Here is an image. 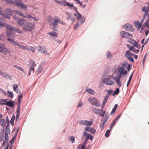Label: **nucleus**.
<instances>
[{
  "instance_id": "64",
  "label": "nucleus",
  "mask_w": 149,
  "mask_h": 149,
  "mask_svg": "<svg viewBox=\"0 0 149 149\" xmlns=\"http://www.w3.org/2000/svg\"><path fill=\"white\" fill-rule=\"evenodd\" d=\"M85 144L81 145H80L79 147V148H80V149H84L85 147Z\"/></svg>"
},
{
  "instance_id": "38",
  "label": "nucleus",
  "mask_w": 149,
  "mask_h": 149,
  "mask_svg": "<svg viewBox=\"0 0 149 149\" xmlns=\"http://www.w3.org/2000/svg\"><path fill=\"white\" fill-rule=\"evenodd\" d=\"M108 59H111L112 57V55L111 54V52H108L106 55Z\"/></svg>"
},
{
  "instance_id": "1",
  "label": "nucleus",
  "mask_w": 149,
  "mask_h": 149,
  "mask_svg": "<svg viewBox=\"0 0 149 149\" xmlns=\"http://www.w3.org/2000/svg\"><path fill=\"white\" fill-rule=\"evenodd\" d=\"M18 24L21 27H22V30L24 31H31L35 29L34 24L28 22V21L23 18L17 21Z\"/></svg>"
},
{
  "instance_id": "46",
  "label": "nucleus",
  "mask_w": 149,
  "mask_h": 149,
  "mask_svg": "<svg viewBox=\"0 0 149 149\" xmlns=\"http://www.w3.org/2000/svg\"><path fill=\"white\" fill-rule=\"evenodd\" d=\"M129 64H128L127 62H125L124 63L122 64V66L124 68L125 67L126 68H127L128 65H129Z\"/></svg>"
},
{
  "instance_id": "63",
  "label": "nucleus",
  "mask_w": 149,
  "mask_h": 149,
  "mask_svg": "<svg viewBox=\"0 0 149 149\" xmlns=\"http://www.w3.org/2000/svg\"><path fill=\"white\" fill-rule=\"evenodd\" d=\"M129 60L131 62H134V59L132 57H131L130 58H128Z\"/></svg>"
},
{
  "instance_id": "37",
  "label": "nucleus",
  "mask_w": 149,
  "mask_h": 149,
  "mask_svg": "<svg viewBox=\"0 0 149 149\" xmlns=\"http://www.w3.org/2000/svg\"><path fill=\"white\" fill-rule=\"evenodd\" d=\"M30 63L31 65V66H33V67L36 66V64L35 61L33 60L30 61Z\"/></svg>"
},
{
  "instance_id": "8",
  "label": "nucleus",
  "mask_w": 149,
  "mask_h": 149,
  "mask_svg": "<svg viewBox=\"0 0 149 149\" xmlns=\"http://www.w3.org/2000/svg\"><path fill=\"white\" fill-rule=\"evenodd\" d=\"M13 11L9 8L6 9L4 11V13H3L2 16L4 18H6L9 19H10L9 16H11L12 14Z\"/></svg>"
},
{
  "instance_id": "31",
  "label": "nucleus",
  "mask_w": 149,
  "mask_h": 149,
  "mask_svg": "<svg viewBox=\"0 0 149 149\" xmlns=\"http://www.w3.org/2000/svg\"><path fill=\"white\" fill-rule=\"evenodd\" d=\"M7 95L8 97H9L12 98L14 96V95L12 92H11L9 91H7Z\"/></svg>"
},
{
  "instance_id": "45",
  "label": "nucleus",
  "mask_w": 149,
  "mask_h": 149,
  "mask_svg": "<svg viewBox=\"0 0 149 149\" xmlns=\"http://www.w3.org/2000/svg\"><path fill=\"white\" fill-rule=\"evenodd\" d=\"M110 132V130H108L106 131L105 134V136L107 137H108L109 136V133Z\"/></svg>"
},
{
  "instance_id": "51",
  "label": "nucleus",
  "mask_w": 149,
  "mask_h": 149,
  "mask_svg": "<svg viewBox=\"0 0 149 149\" xmlns=\"http://www.w3.org/2000/svg\"><path fill=\"white\" fill-rule=\"evenodd\" d=\"M79 24V25L80 24H81L82 23H81L80 21L79 22V21L78 20V22L74 26V29H76L78 28V27H77V26H78Z\"/></svg>"
},
{
  "instance_id": "62",
  "label": "nucleus",
  "mask_w": 149,
  "mask_h": 149,
  "mask_svg": "<svg viewBox=\"0 0 149 149\" xmlns=\"http://www.w3.org/2000/svg\"><path fill=\"white\" fill-rule=\"evenodd\" d=\"M70 138H71V141L72 143H74V142L75 139L74 137L72 136L70 137Z\"/></svg>"
},
{
  "instance_id": "48",
  "label": "nucleus",
  "mask_w": 149,
  "mask_h": 149,
  "mask_svg": "<svg viewBox=\"0 0 149 149\" xmlns=\"http://www.w3.org/2000/svg\"><path fill=\"white\" fill-rule=\"evenodd\" d=\"M6 72H2L0 70V75H1L3 77H5V76L6 74Z\"/></svg>"
},
{
  "instance_id": "13",
  "label": "nucleus",
  "mask_w": 149,
  "mask_h": 149,
  "mask_svg": "<svg viewBox=\"0 0 149 149\" xmlns=\"http://www.w3.org/2000/svg\"><path fill=\"white\" fill-rule=\"evenodd\" d=\"M93 123L91 121H88L87 120H82L80 121L79 124L81 125H84L86 126H91Z\"/></svg>"
},
{
  "instance_id": "9",
  "label": "nucleus",
  "mask_w": 149,
  "mask_h": 149,
  "mask_svg": "<svg viewBox=\"0 0 149 149\" xmlns=\"http://www.w3.org/2000/svg\"><path fill=\"white\" fill-rule=\"evenodd\" d=\"M118 72L117 75V77L121 78L122 75H125L127 74V71L125 68L122 66L119 67L118 69Z\"/></svg>"
},
{
  "instance_id": "4",
  "label": "nucleus",
  "mask_w": 149,
  "mask_h": 149,
  "mask_svg": "<svg viewBox=\"0 0 149 149\" xmlns=\"http://www.w3.org/2000/svg\"><path fill=\"white\" fill-rule=\"evenodd\" d=\"M73 7L74 10L77 13V14H74V16L76 17V19L79 21V22L80 21L81 24L84 23L85 20V17H81V14L78 11L77 8L75 6H73Z\"/></svg>"
},
{
  "instance_id": "12",
  "label": "nucleus",
  "mask_w": 149,
  "mask_h": 149,
  "mask_svg": "<svg viewBox=\"0 0 149 149\" xmlns=\"http://www.w3.org/2000/svg\"><path fill=\"white\" fill-rule=\"evenodd\" d=\"M127 42L129 43L132 45L134 47H136L138 48H140V45L135 40L133 39H129L127 40Z\"/></svg>"
},
{
  "instance_id": "29",
  "label": "nucleus",
  "mask_w": 149,
  "mask_h": 149,
  "mask_svg": "<svg viewBox=\"0 0 149 149\" xmlns=\"http://www.w3.org/2000/svg\"><path fill=\"white\" fill-rule=\"evenodd\" d=\"M4 20L2 18H0V26L4 27L6 23L4 21Z\"/></svg>"
},
{
  "instance_id": "25",
  "label": "nucleus",
  "mask_w": 149,
  "mask_h": 149,
  "mask_svg": "<svg viewBox=\"0 0 149 149\" xmlns=\"http://www.w3.org/2000/svg\"><path fill=\"white\" fill-rule=\"evenodd\" d=\"M20 108H17L16 120L17 121L20 115Z\"/></svg>"
},
{
  "instance_id": "47",
  "label": "nucleus",
  "mask_w": 149,
  "mask_h": 149,
  "mask_svg": "<svg viewBox=\"0 0 149 149\" xmlns=\"http://www.w3.org/2000/svg\"><path fill=\"white\" fill-rule=\"evenodd\" d=\"M13 18L17 21V22L18 20H21L22 19L19 18V17H17L16 16H14L13 17Z\"/></svg>"
},
{
  "instance_id": "60",
  "label": "nucleus",
  "mask_w": 149,
  "mask_h": 149,
  "mask_svg": "<svg viewBox=\"0 0 149 149\" xmlns=\"http://www.w3.org/2000/svg\"><path fill=\"white\" fill-rule=\"evenodd\" d=\"M3 10V8L1 7L0 6V15H1L2 16L3 14V12H2Z\"/></svg>"
},
{
  "instance_id": "24",
  "label": "nucleus",
  "mask_w": 149,
  "mask_h": 149,
  "mask_svg": "<svg viewBox=\"0 0 149 149\" xmlns=\"http://www.w3.org/2000/svg\"><path fill=\"white\" fill-rule=\"evenodd\" d=\"M7 39L9 41L11 42L14 45L19 47V46L20 45L17 42L13 40L12 39H11L9 38H7Z\"/></svg>"
},
{
  "instance_id": "14",
  "label": "nucleus",
  "mask_w": 149,
  "mask_h": 149,
  "mask_svg": "<svg viewBox=\"0 0 149 149\" xmlns=\"http://www.w3.org/2000/svg\"><path fill=\"white\" fill-rule=\"evenodd\" d=\"M122 27L126 31H133L134 30L133 27L129 23H127L123 25Z\"/></svg>"
},
{
  "instance_id": "57",
  "label": "nucleus",
  "mask_w": 149,
  "mask_h": 149,
  "mask_svg": "<svg viewBox=\"0 0 149 149\" xmlns=\"http://www.w3.org/2000/svg\"><path fill=\"white\" fill-rule=\"evenodd\" d=\"M17 87H18V86H17V84H15L13 86V90H16V89H17Z\"/></svg>"
},
{
  "instance_id": "49",
  "label": "nucleus",
  "mask_w": 149,
  "mask_h": 149,
  "mask_svg": "<svg viewBox=\"0 0 149 149\" xmlns=\"http://www.w3.org/2000/svg\"><path fill=\"white\" fill-rule=\"evenodd\" d=\"M119 93V89L118 88H117L115 91L114 92V95H118Z\"/></svg>"
},
{
  "instance_id": "6",
  "label": "nucleus",
  "mask_w": 149,
  "mask_h": 149,
  "mask_svg": "<svg viewBox=\"0 0 149 149\" xmlns=\"http://www.w3.org/2000/svg\"><path fill=\"white\" fill-rule=\"evenodd\" d=\"M88 100L92 104L96 107H99L100 106V102L97 99L94 97H90L88 99Z\"/></svg>"
},
{
  "instance_id": "27",
  "label": "nucleus",
  "mask_w": 149,
  "mask_h": 149,
  "mask_svg": "<svg viewBox=\"0 0 149 149\" xmlns=\"http://www.w3.org/2000/svg\"><path fill=\"white\" fill-rule=\"evenodd\" d=\"M7 99H0V105H6V103Z\"/></svg>"
},
{
  "instance_id": "26",
  "label": "nucleus",
  "mask_w": 149,
  "mask_h": 149,
  "mask_svg": "<svg viewBox=\"0 0 149 149\" xmlns=\"http://www.w3.org/2000/svg\"><path fill=\"white\" fill-rule=\"evenodd\" d=\"M39 47H40V49L38 50L39 52L42 53H44L46 52V49L45 47L39 46Z\"/></svg>"
},
{
  "instance_id": "39",
  "label": "nucleus",
  "mask_w": 149,
  "mask_h": 149,
  "mask_svg": "<svg viewBox=\"0 0 149 149\" xmlns=\"http://www.w3.org/2000/svg\"><path fill=\"white\" fill-rule=\"evenodd\" d=\"M19 47L23 49H25L26 50H28L29 49V47H26L24 45H20Z\"/></svg>"
},
{
  "instance_id": "2",
  "label": "nucleus",
  "mask_w": 149,
  "mask_h": 149,
  "mask_svg": "<svg viewBox=\"0 0 149 149\" xmlns=\"http://www.w3.org/2000/svg\"><path fill=\"white\" fill-rule=\"evenodd\" d=\"M48 22H49V25L53 27L52 29L53 30H56V28L58 23L62 25L65 24V22L60 20V17L57 16L49 18Z\"/></svg>"
},
{
  "instance_id": "35",
  "label": "nucleus",
  "mask_w": 149,
  "mask_h": 149,
  "mask_svg": "<svg viewBox=\"0 0 149 149\" xmlns=\"http://www.w3.org/2000/svg\"><path fill=\"white\" fill-rule=\"evenodd\" d=\"M133 72L132 73V74H131L130 77V78H129V80L127 82V87H128L129 85V84H130V81H131L132 77L133 76Z\"/></svg>"
},
{
  "instance_id": "11",
  "label": "nucleus",
  "mask_w": 149,
  "mask_h": 149,
  "mask_svg": "<svg viewBox=\"0 0 149 149\" xmlns=\"http://www.w3.org/2000/svg\"><path fill=\"white\" fill-rule=\"evenodd\" d=\"M120 35L121 37L126 39L129 38H130L132 37L131 34L124 31H122L120 32Z\"/></svg>"
},
{
  "instance_id": "53",
  "label": "nucleus",
  "mask_w": 149,
  "mask_h": 149,
  "mask_svg": "<svg viewBox=\"0 0 149 149\" xmlns=\"http://www.w3.org/2000/svg\"><path fill=\"white\" fill-rule=\"evenodd\" d=\"M0 91H1V93L2 94H3L4 95L6 96L7 95V93H6V92L5 91H4L3 90L1 89L0 88Z\"/></svg>"
},
{
  "instance_id": "16",
  "label": "nucleus",
  "mask_w": 149,
  "mask_h": 149,
  "mask_svg": "<svg viewBox=\"0 0 149 149\" xmlns=\"http://www.w3.org/2000/svg\"><path fill=\"white\" fill-rule=\"evenodd\" d=\"M0 51L2 53H4L5 52L8 53L11 52V51L10 50L6 48L1 44H0Z\"/></svg>"
},
{
  "instance_id": "34",
  "label": "nucleus",
  "mask_w": 149,
  "mask_h": 149,
  "mask_svg": "<svg viewBox=\"0 0 149 149\" xmlns=\"http://www.w3.org/2000/svg\"><path fill=\"white\" fill-rule=\"evenodd\" d=\"M5 119H2L0 120V125L2 127H4L6 125V123L5 122Z\"/></svg>"
},
{
  "instance_id": "23",
  "label": "nucleus",
  "mask_w": 149,
  "mask_h": 149,
  "mask_svg": "<svg viewBox=\"0 0 149 149\" xmlns=\"http://www.w3.org/2000/svg\"><path fill=\"white\" fill-rule=\"evenodd\" d=\"M92 111L95 113L99 114L102 110L94 107L92 109Z\"/></svg>"
},
{
  "instance_id": "33",
  "label": "nucleus",
  "mask_w": 149,
  "mask_h": 149,
  "mask_svg": "<svg viewBox=\"0 0 149 149\" xmlns=\"http://www.w3.org/2000/svg\"><path fill=\"white\" fill-rule=\"evenodd\" d=\"M13 67L17 69L18 70H19L21 71H22L24 73H25V72L24 71L23 69L21 67H20L19 66H18L17 65H14Z\"/></svg>"
},
{
  "instance_id": "10",
  "label": "nucleus",
  "mask_w": 149,
  "mask_h": 149,
  "mask_svg": "<svg viewBox=\"0 0 149 149\" xmlns=\"http://www.w3.org/2000/svg\"><path fill=\"white\" fill-rule=\"evenodd\" d=\"M15 5L20 6V8L24 10H27V6L23 4V2L21 0H15Z\"/></svg>"
},
{
  "instance_id": "44",
  "label": "nucleus",
  "mask_w": 149,
  "mask_h": 149,
  "mask_svg": "<svg viewBox=\"0 0 149 149\" xmlns=\"http://www.w3.org/2000/svg\"><path fill=\"white\" fill-rule=\"evenodd\" d=\"M18 12V15L20 16H22L23 17L25 18L26 16L24 15L21 11H19Z\"/></svg>"
},
{
  "instance_id": "19",
  "label": "nucleus",
  "mask_w": 149,
  "mask_h": 149,
  "mask_svg": "<svg viewBox=\"0 0 149 149\" xmlns=\"http://www.w3.org/2000/svg\"><path fill=\"white\" fill-rule=\"evenodd\" d=\"M83 136L86 137V139L88 140L90 139V140H92L93 139V136L91 135L88 133L87 132H84Z\"/></svg>"
},
{
  "instance_id": "58",
  "label": "nucleus",
  "mask_w": 149,
  "mask_h": 149,
  "mask_svg": "<svg viewBox=\"0 0 149 149\" xmlns=\"http://www.w3.org/2000/svg\"><path fill=\"white\" fill-rule=\"evenodd\" d=\"M107 122H106V121H104V122H103V124L101 127V129L102 130H103L104 129V126L105 125V124Z\"/></svg>"
},
{
  "instance_id": "28",
  "label": "nucleus",
  "mask_w": 149,
  "mask_h": 149,
  "mask_svg": "<svg viewBox=\"0 0 149 149\" xmlns=\"http://www.w3.org/2000/svg\"><path fill=\"white\" fill-rule=\"evenodd\" d=\"M66 14L68 16L67 17V19H70L73 22L74 19L72 16V15H70V14L67 12H66Z\"/></svg>"
},
{
  "instance_id": "61",
  "label": "nucleus",
  "mask_w": 149,
  "mask_h": 149,
  "mask_svg": "<svg viewBox=\"0 0 149 149\" xmlns=\"http://www.w3.org/2000/svg\"><path fill=\"white\" fill-rule=\"evenodd\" d=\"M149 20H148H148H146L145 22L144 23V25L145 26H147L149 24Z\"/></svg>"
},
{
  "instance_id": "7",
  "label": "nucleus",
  "mask_w": 149,
  "mask_h": 149,
  "mask_svg": "<svg viewBox=\"0 0 149 149\" xmlns=\"http://www.w3.org/2000/svg\"><path fill=\"white\" fill-rule=\"evenodd\" d=\"M111 77H114L112 75H110L108 76L107 78H105L102 80V82L105 84L106 85H113L114 84V81L112 80Z\"/></svg>"
},
{
  "instance_id": "55",
  "label": "nucleus",
  "mask_w": 149,
  "mask_h": 149,
  "mask_svg": "<svg viewBox=\"0 0 149 149\" xmlns=\"http://www.w3.org/2000/svg\"><path fill=\"white\" fill-rule=\"evenodd\" d=\"M127 46L129 48V50H132L133 49V47L131 46L129 44H127Z\"/></svg>"
},
{
  "instance_id": "3",
  "label": "nucleus",
  "mask_w": 149,
  "mask_h": 149,
  "mask_svg": "<svg viewBox=\"0 0 149 149\" xmlns=\"http://www.w3.org/2000/svg\"><path fill=\"white\" fill-rule=\"evenodd\" d=\"M3 27L6 29L7 31L6 33L7 37H9L12 34H13L12 32H8V31H13L14 32L20 34H21L22 33V31L19 29L17 28L6 23Z\"/></svg>"
},
{
  "instance_id": "15",
  "label": "nucleus",
  "mask_w": 149,
  "mask_h": 149,
  "mask_svg": "<svg viewBox=\"0 0 149 149\" xmlns=\"http://www.w3.org/2000/svg\"><path fill=\"white\" fill-rule=\"evenodd\" d=\"M134 24L135 27L139 30L141 28V29L144 28L143 26H142V24L139 21H135Z\"/></svg>"
},
{
  "instance_id": "40",
  "label": "nucleus",
  "mask_w": 149,
  "mask_h": 149,
  "mask_svg": "<svg viewBox=\"0 0 149 149\" xmlns=\"http://www.w3.org/2000/svg\"><path fill=\"white\" fill-rule=\"evenodd\" d=\"M89 132L91 133L94 134L96 132V130L92 127H90Z\"/></svg>"
},
{
  "instance_id": "54",
  "label": "nucleus",
  "mask_w": 149,
  "mask_h": 149,
  "mask_svg": "<svg viewBox=\"0 0 149 149\" xmlns=\"http://www.w3.org/2000/svg\"><path fill=\"white\" fill-rule=\"evenodd\" d=\"M129 50H127L126 52V54L125 55V56L126 57H128L129 56H131L130 54L129 53Z\"/></svg>"
},
{
  "instance_id": "21",
  "label": "nucleus",
  "mask_w": 149,
  "mask_h": 149,
  "mask_svg": "<svg viewBox=\"0 0 149 149\" xmlns=\"http://www.w3.org/2000/svg\"><path fill=\"white\" fill-rule=\"evenodd\" d=\"M54 1L56 3L64 6H66L67 4V1L65 0H63L62 1L54 0Z\"/></svg>"
},
{
  "instance_id": "59",
  "label": "nucleus",
  "mask_w": 149,
  "mask_h": 149,
  "mask_svg": "<svg viewBox=\"0 0 149 149\" xmlns=\"http://www.w3.org/2000/svg\"><path fill=\"white\" fill-rule=\"evenodd\" d=\"M34 67H33V66H31L29 70V72H31L32 71L33 72V73H34Z\"/></svg>"
},
{
  "instance_id": "30",
  "label": "nucleus",
  "mask_w": 149,
  "mask_h": 149,
  "mask_svg": "<svg viewBox=\"0 0 149 149\" xmlns=\"http://www.w3.org/2000/svg\"><path fill=\"white\" fill-rule=\"evenodd\" d=\"M86 91L91 94H94L95 93V91L93 90L90 89L88 88L86 90Z\"/></svg>"
},
{
  "instance_id": "43",
  "label": "nucleus",
  "mask_w": 149,
  "mask_h": 149,
  "mask_svg": "<svg viewBox=\"0 0 149 149\" xmlns=\"http://www.w3.org/2000/svg\"><path fill=\"white\" fill-rule=\"evenodd\" d=\"M18 103L17 104V108H20V104L21 103V100L20 99H18Z\"/></svg>"
},
{
  "instance_id": "52",
  "label": "nucleus",
  "mask_w": 149,
  "mask_h": 149,
  "mask_svg": "<svg viewBox=\"0 0 149 149\" xmlns=\"http://www.w3.org/2000/svg\"><path fill=\"white\" fill-rule=\"evenodd\" d=\"M108 97L107 96H105V97L104 98V101L103 102V103L105 104L106 103V102L108 99Z\"/></svg>"
},
{
  "instance_id": "5",
  "label": "nucleus",
  "mask_w": 149,
  "mask_h": 149,
  "mask_svg": "<svg viewBox=\"0 0 149 149\" xmlns=\"http://www.w3.org/2000/svg\"><path fill=\"white\" fill-rule=\"evenodd\" d=\"M8 131L5 132L4 134H0V142H1L4 141L5 139V141L2 143V145L4 144L5 143L7 142L8 141Z\"/></svg>"
},
{
  "instance_id": "50",
  "label": "nucleus",
  "mask_w": 149,
  "mask_h": 149,
  "mask_svg": "<svg viewBox=\"0 0 149 149\" xmlns=\"http://www.w3.org/2000/svg\"><path fill=\"white\" fill-rule=\"evenodd\" d=\"M66 6H67L70 8L72 7H73V5L72 4H71L70 3L68 2H67V4H66Z\"/></svg>"
},
{
  "instance_id": "41",
  "label": "nucleus",
  "mask_w": 149,
  "mask_h": 149,
  "mask_svg": "<svg viewBox=\"0 0 149 149\" xmlns=\"http://www.w3.org/2000/svg\"><path fill=\"white\" fill-rule=\"evenodd\" d=\"M15 118V116H13L10 120V123L11 125H14V120Z\"/></svg>"
},
{
  "instance_id": "42",
  "label": "nucleus",
  "mask_w": 149,
  "mask_h": 149,
  "mask_svg": "<svg viewBox=\"0 0 149 149\" xmlns=\"http://www.w3.org/2000/svg\"><path fill=\"white\" fill-rule=\"evenodd\" d=\"M12 76H11L10 74L6 73V74L5 76V77L7 79H11L12 78Z\"/></svg>"
},
{
  "instance_id": "56",
  "label": "nucleus",
  "mask_w": 149,
  "mask_h": 149,
  "mask_svg": "<svg viewBox=\"0 0 149 149\" xmlns=\"http://www.w3.org/2000/svg\"><path fill=\"white\" fill-rule=\"evenodd\" d=\"M133 49L132 50L135 53H138L139 52V50L138 49H134V47H133L132 48Z\"/></svg>"
},
{
  "instance_id": "22",
  "label": "nucleus",
  "mask_w": 149,
  "mask_h": 149,
  "mask_svg": "<svg viewBox=\"0 0 149 149\" xmlns=\"http://www.w3.org/2000/svg\"><path fill=\"white\" fill-rule=\"evenodd\" d=\"M15 103L14 101H10L8 102H6V105L10 107L11 108H13L14 106V103Z\"/></svg>"
},
{
  "instance_id": "36",
  "label": "nucleus",
  "mask_w": 149,
  "mask_h": 149,
  "mask_svg": "<svg viewBox=\"0 0 149 149\" xmlns=\"http://www.w3.org/2000/svg\"><path fill=\"white\" fill-rule=\"evenodd\" d=\"M3 1H5L8 3L10 4H13L15 5V1H14L13 0H2Z\"/></svg>"
},
{
  "instance_id": "20",
  "label": "nucleus",
  "mask_w": 149,
  "mask_h": 149,
  "mask_svg": "<svg viewBox=\"0 0 149 149\" xmlns=\"http://www.w3.org/2000/svg\"><path fill=\"white\" fill-rule=\"evenodd\" d=\"M26 18L32 21V20L35 21H38L39 20L38 19L36 18V17H33L30 15H28L26 16Z\"/></svg>"
},
{
  "instance_id": "32",
  "label": "nucleus",
  "mask_w": 149,
  "mask_h": 149,
  "mask_svg": "<svg viewBox=\"0 0 149 149\" xmlns=\"http://www.w3.org/2000/svg\"><path fill=\"white\" fill-rule=\"evenodd\" d=\"M47 33L53 37H57V34L55 32H49Z\"/></svg>"
},
{
  "instance_id": "18",
  "label": "nucleus",
  "mask_w": 149,
  "mask_h": 149,
  "mask_svg": "<svg viewBox=\"0 0 149 149\" xmlns=\"http://www.w3.org/2000/svg\"><path fill=\"white\" fill-rule=\"evenodd\" d=\"M142 10L143 12L145 13V15L148 14L149 11V1L147 3V6L143 7L142 8Z\"/></svg>"
},
{
  "instance_id": "17",
  "label": "nucleus",
  "mask_w": 149,
  "mask_h": 149,
  "mask_svg": "<svg viewBox=\"0 0 149 149\" xmlns=\"http://www.w3.org/2000/svg\"><path fill=\"white\" fill-rule=\"evenodd\" d=\"M112 79H113L115 81L116 83L120 87L121 86V82L120 81V79L121 78H119V77H111Z\"/></svg>"
}]
</instances>
